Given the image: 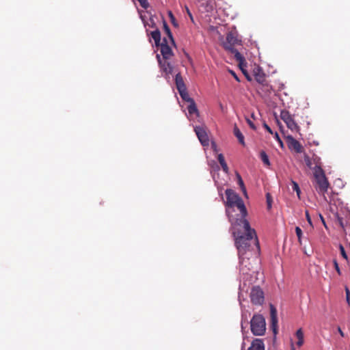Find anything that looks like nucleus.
Here are the masks:
<instances>
[{"mask_svg": "<svg viewBox=\"0 0 350 350\" xmlns=\"http://www.w3.org/2000/svg\"><path fill=\"white\" fill-rule=\"evenodd\" d=\"M250 329L254 336H263L266 331L265 319L262 314H254L250 320Z\"/></svg>", "mask_w": 350, "mask_h": 350, "instance_id": "obj_4", "label": "nucleus"}, {"mask_svg": "<svg viewBox=\"0 0 350 350\" xmlns=\"http://www.w3.org/2000/svg\"><path fill=\"white\" fill-rule=\"evenodd\" d=\"M333 263H334V268H335L336 271H337V273L339 275H340L341 272H340V267H339V265H338V263L337 260L336 259H334L333 260Z\"/></svg>", "mask_w": 350, "mask_h": 350, "instance_id": "obj_33", "label": "nucleus"}, {"mask_svg": "<svg viewBox=\"0 0 350 350\" xmlns=\"http://www.w3.org/2000/svg\"><path fill=\"white\" fill-rule=\"evenodd\" d=\"M337 329H338V333L340 334V335L342 337H344V336H345V334H344V332L342 331L341 328H340V327H338Z\"/></svg>", "mask_w": 350, "mask_h": 350, "instance_id": "obj_45", "label": "nucleus"}, {"mask_svg": "<svg viewBox=\"0 0 350 350\" xmlns=\"http://www.w3.org/2000/svg\"><path fill=\"white\" fill-rule=\"evenodd\" d=\"M232 74L234 75V77H235V79L239 81V79L238 77H237V75H235V73L233 72V71H231Z\"/></svg>", "mask_w": 350, "mask_h": 350, "instance_id": "obj_48", "label": "nucleus"}, {"mask_svg": "<svg viewBox=\"0 0 350 350\" xmlns=\"http://www.w3.org/2000/svg\"><path fill=\"white\" fill-rule=\"evenodd\" d=\"M295 336L298 339V340L297 342V345L298 347H301L304 342V332H303L301 328H299L297 330V332L295 333Z\"/></svg>", "mask_w": 350, "mask_h": 350, "instance_id": "obj_20", "label": "nucleus"}, {"mask_svg": "<svg viewBox=\"0 0 350 350\" xmlns=\"http://www.w3.org/2000/svg\"><path fill=\"white\" fill-rule=\"evenodd\" d=\"M221 166L222 170H224V172L227 174L228 172V167L227 165V163H225L224 164L221 165Z\"/></svg>", "mask_w": 350, "mask_h": 350, "instance_id": "obj_41", "label": "nucleus"}, {"mask_svg": "<svg viewBox=\"0 0 350 350\" xmlns=\"http://www.w3.org/2000/svg\"><path fill=\"white\" fill-rule=\"evenodd\" d=\"M319 216H320L321 220L323 222V225L326 227L325 221L323 217L321 214L319 215Z\"/></svg>", "mask_w": 350, "mask_h": 350, "instance_id": "obj_46", "label": "nucleus"}, {"mask_svg": "<svg viewBox=\"0 0 350 350\" xmlns=\"http://www.w3.org/2000/svg\"><path fill=\"white\" fill-rule=\"evenodd\" d=\"M291 350H295V347H294L293 343L291 345Z\"/></svg>", "mask_w": 350, "mask_h": 350, "instance_id": "obj_49", "label": "nucleus"}, {"mask_svg": "<svg viewBox=\"0 0 350 350\" xmlns=\"http://www.w3.org/2000/svg\"><path fill=\"white\" fill-rule=\"evenodd\" d=\"M295 232H296V235L297 237L299 243L300 244H301V238H302V234H303L301 229L299 226H296L295 227Z\"/></svg>", "mask_w": 350, "mask_h": 350, "instance_id": "obj_27", "label": "nucleus"}, {"mask_svg": "<svg viewBox=\"0 0 350 350\" xmlns=\"http://www.w3.org/2000/svg\"><path fill=\"white\" fill-rule=\"evenodd\" d=\"M254 77L256 81L260 84H263L265 81V74L260 68H258L257 71H255Z\"/></svg>", "mask_w": 350, "mask_h": 350, "instance_id": "obj_19", "label": "nucleus"}, {"mask_svg": "<svg viewBox=\"0 0 350 350\" xmlns=\"http://www.w3.org/2000/svg\"><path fill=\"white\" fill-rule=\"evenodd\" d=\"M168 16H169L170 21H171L172 23L173 24V25L175 27H177L178 23H176V18H175L173 13L172 12V11L168 12Z\"/></svg>", "mask_w": 350, "mask_h": 350, "instance_id": "obj_30", "label": "nucleus"}, {"mask_svg": "<svg viewBox=\"0 0 350 350\" xmlns=\"http://www.w3.org/2000/svg\"><path fill=\"white\" fill-rule=\"evenodd\" d=\"M156 58L158 61V63L161 68V70L163 72H165L166 75H169L170 74H172V70H173V67L170 64V63L168 62L167 60L161 59V55L159 54H157Z\"/></svg>", "mask_w": 350, "mask_h": 350, "instance_id": "obj_12", "label": "nucleus"}, {"mask_svg": "<svg viewBox=\"0 0 350 350\" xmlns=\"http://www.w3.org/2000/svg\"><path fill=\"white\" fill-rule=\"evenodd\" d=\"M270 317H271V328L275 335L278 333V312L276 308L272 304H269Z\"/></svg>", "mask_w": 350, "mask_h": 350, "instance_id": "obj_11", "label": "nucleus"}, {"mask_svg": "<svg viewBox=\"0 0 350 350\" xmlns=\"http://www.w3.org/2000/svg\"><path fill=\"white\" fill-rule=\"evenodd\" d=\"M274 138L281 144V146L283 145V143L277 132L274 133Z\"/></svg>", "mask_w": 350, "mask_h": 350, "instance_id": "obj_38", "label": "nucleus"}, {"mask_svg": "<svg viewBox=\"0 0 350 350\" xmlns=\"http://www.w3.org/2000/svg\"><path fill=\"white\" fill-rule=\"evenodd\" d=\"M248 350H265L263 340L261 338L254 339Z\"/></svg>", "mask_w": 350, "mask_h": 350, "instance_id": "obj_15", "label": "nucleus"}, {"mask_svg": "<svg viewBox=\"0 0 350 350\" xmlns=\"http://www.w3.org/2000/svg\"><path fill=\"white\" fill-rule=\"evenodd\" d=\"M260 158L265 165L269 166L271 165L269 157L264 150L260 152Z\"/></svg>", "mask_w": 350, "mask_h": 350, "instance_id": "obj_21", "label": "nucleus"}, {"mask_svg": "<svg viewBox=\"0 0 350 350\" xmlns=\"http://www.w3.org/2000/svg\"><path fill=\"white\" fill-rule=\"evenodd\" d=\"M313 174L317 184V189L318 192L324 194L327 191L329 183L323 168L317 167L315 169H313Z\"/></svg>", "mask_w": 350, "mask_h": 350, "instance_id": "obj_5", "label": "nucleus"}, {"mask_svg": "<svg viewBox=\"0 0 350 350\" xmlns=\"http://www.w3.org/2000/svg\"><path fill=\"white\" fill-rule=\"evenodd\" d=\"M175 83L176 85V88L179 92V94L182 99L188 103H191L193 101V99L189 97L187 92V88L185 85V83L183 81V77L180 75V73H177L175 75Z\"/></svg>", "mask_w": 350, "mask_h": 350, "instance_id": "obj_7", "label": "nucleus"}, {"mask_svg": "<svg viewBox=\"0 0 350 350\" xmlns=\"http://www.w3.org/2000/svg\"><path fill=\"white\" fill-rule=\"evenodd\" d=\"M239 303H240V305H241V307L243 308L242 306V304H241V298H240V295H239ZM241 329L242 330L244 329V323H245L246 325L248 323L247 321V317L246 315L244 314V312H243V308H241Z\"/></svg>", "mask_w": 350, "mask_h": 350, "instance_id": "obj_22", "label": "nucleus"}, {"mask_svg": "<svg viewBox=\"0 0 350 350\" xmlns=\"http://www.w3.org/2000/svg\"><path fill=\"white\" fill-rule=\"evenodd\" d=\"M314 163H315V166L312 168L315 169L317 167H321V158L318 156H314L313 158Z\"/></svg>", "mask_w": 350, "mask_h": 350, "instance_id": "obj_29", "label": "nucleus"}, {"mask_svg": "<svg viewBox=\"0 0 350 350\" xmlns=\"http://www.w3.org/2000/svg\"><path fill=\"white\" fill-rule=\"evenodd\" d=\"M213 163V168L217 171H219V165L217 164V163L214 161H212Z\"/></svg>", "mask_w": 350, "mask_h": 350, "instance_id": "obj_42", "label": "nucleus"}, {"mask_svg": "<svg viewBox=\"0 0 350 350\" xmlns=\"http://www.w3.org/2000/svg\"><path fill=\"white\" fill-rule=\"evenodd\" d=\"M151 37L154 40L155 45L159 46L161 43V33L160 31L157 29L151 32Z\"/></svg>", "mask_w": 350, "mask_h": 350, "instance_id": "obj_18", "label": "nucleus"}, {"mask_svg": "<svg viewBox=\"0 0 350 350\" xmlns=\"http://www.w3.org/2000/svg\"><path fill=\"white\" fill-rule=\"evenodd\" d=\"M237 181H238L239 185L241 188V189L243 191V193H246V189L245 187L243 180L241 175L239 173H237Z\"/></svg>", "mask_w": 350, "mask_h": 350, "instance_id": "obj_25", "label": "nucleus"}, {"mask_svg": "<svg viewBox=\"0 0 350 350\" xmlns=\"http://www.w3.org/2000/svg\"><path fill=\"white\" fill-rule=\"evenodd\" d=\"M263 127L266 129L267 132H269L271 134H273L272 129L269 126V125L266 123H263Z\"/></svg>", "mask_w": 350, "mask_h": 350, "instance_id": "obj_36", "label": "nucleus"}, {"mask_svg": "<svg viewBox=\"0 0 350 350\" xmlns=\"http://www.w3.org/2000/svg\"><path fill=\"white\" fill-rule=\"evenodd\" d=\"M280 118L285 122L288 129H289L292 131L297 132L299 131V126L295 122V120L288 111H281Z\"/></svg>", "mask_w": 350, "mask_h": 350, "instance_id": "obj_8", "label": "nucleus"}, {"mask_svg": "<svg viewBox=\"0 0 350 350\" xmlns=\"http://www.w3.org/2000/svg\"><path fill=\"white\" fill-rule=\"evenodd\" d=\"M241 44V40L237 38L234 33L230 31L227 34L226 42H224L223 46L226 51H228L234 55L235 59L239 63V66L243 73L246 76L248 80H251L250 78L247 75L246 72L243 68V66H246L245 57L239 52L237 49L234 48L236 45H239Z\"/></svg>", "mask_w": 350, "mask_h": 350, "instance_id": "obj_3", "label": "nucleus"}, {"mask_svg": "<svg viewBox=\"0 0 350 350\" xmlns=\"http://www.w3.org/2000/svg\"><path fill=\"white\" fill-rule=\"evenodd\" d=\"M138 12H139V17H140L142 21L143 22L144 25H146V21L145 16H144L142 14V11L138 10Z\"/></svg>", "mask_w": 350, "mask_h": 350, "instance_id": "obj_37", "label": "nucleus"}, {"mask_svg": "<svg viewBox=\"0 0 350 350\" xmlns=\"http://www.w3.org/2000/svg\"><path fill=\"white\" fill-rule=\"evenodd\" d=\"M186 10H187V12L189 18H191V20L192 21H193V18L192 14L191 13L190 10H189V8L187 7L186 8Z\"/></svg>", "mask_w": 350, "mask_h": 350, "instance_id": "obj_43", "label": "nucleus"}, {"mask_svg": "<svg viewBox=\"0 0 350 350\" xmlns=\"http://www.w3.org/2000/svg\"><path fill=\"white\" fill-rule=\"evenodd\" d=\"M252 255L253 252L252 254H247L246 253L245 255H239V272L241 275H243V280H247L250 272L253 270V265L250 260Z\"/></svg>", "mask_w": 350, "mask_h": 350, "instance_id": "obj_6", "label": "nucleus"}, {"mask_svg": "<svg viewBox=\"0 0 350 350\" xmlns=\"http://www.w3.org/2000/svg\"><path fill=\"white\" fill-rule=\"evenodd\" d=\"M306 219H307V221L312 226V219L310 217V215H309V213L308 211H306Z\"/></svg>", "mask_w": 350, "mask_h": 350, "instance_id": "obj_40", "label": "nucleus"}, {"mask_svg": "<svg viewBox=\"0 0 350 350\" xmlns=\"http://www.w3.org/2000/svg\"><path fill=\"white\" fill-rule=\"evenodd\" d=\"M291 183H292V189H293V190L296 192L298 198H299L300 197V193H301V190H300V188L299 187L298 183L297 182L294 181V180H292Z\"/></svg>", "mask_w": 350, "mask_h": 350, "instance_id": "obj_24", "label": "nucleus"}, {"mask_svg": "<svg viewBox=\"0 0 350 350\" xmlns=\"http://www.w3.org/2000/svg\"><path fill=\"white\" fill-rule=\"evenodd\" d=\"M218 161H219V162L220 165H223V164H224L225 163H226V162L225 161L224 157V155H223L222 154H219L218 155Z\"/></svg>", "mask_w": 350, "mask_h": 350, "instance_id": "obj_35", "label": "nucleus"}, {"mask_svg": "<svg viewBox=\"0 0 350 350\" xmlns=\"http://www.w3.org/2000/svg\"><path fill=\"white\" fill-rule=\"evenodd\" d=\"M211 146L213 148L216 149V144L215 142H212Z\"/></svg>", "mask_w": 350, "mask_h": 350, "instance_id": "obj_47", "label": "nucleus"}, {"mask_svg": "<svg viewBox=\"0 0 350 350\" xmlns=\"http://www.w3.org/2000/svg\"><path fill=\"white\" fill-rule=\"evenodd\" d=\"M251 301L254 305L260 306L264 303V293L260 286H254L250 293Z\"/></svg>", "mask_w": 350, "mask_h": 350, "instance_id": "obj_9", "label": "nucleus"}, {"mask_svg": "<svg viewBox=\"0 0 350 350\" xmlns=\"http://www.w3.org/2000/svg\"><path fill=\"white\" fill-rule=\"evenodd\" d=\"M139 3H140V5L144 8L147 9L149 7V3L148 2V0H137Z\"/></svg>", "mask_w": 350, "mask_h": 350, "instance_id": "obj_32", "label": "nucleus"}, {"mask_svg": "<svg viewBox=\"0 0 350 350\" xmlns=\"http://www.w3.org/2000/svg\"><path fill=\"white\" fill-rule=\"evenodd\" d=\"M226 213L230 223L237 219L245 218L247 214L246 207L242 198L232 189L226 190Z\"/></svg>", "mask_w": 350, "mask_h": 350, "instance_id": "obj_2", "label": "nucleus"}, {"mask_svg": "<svg viewBox=\"0 0 350 350\" xmlns=\"http://www.w3.org/2000/svg\"><path fill=\"white\" fill-rule=\"evenodd\" d=\"M163 27H164V31L166 33V34L167 35L168 38L174 42V41L172 33L171 30L165 21H163Z\"/></svg>", "mask_w": 350, "mask_h": 350, "instance_id": "obj_23", "label": "nucleus"}, {"mask_svg": "<svg viewBox=\"0 0 350 350\" xmlns=\"http://www.w3.org/2000/svg\"><path fill=\"white\" fill-rule=\"evenodd\" d=\"M346 299L349 304H350V292L347 288H346Z\"/></svg>", "mask_w": 350, "mask_h": 350, "instance_id": "obj_39", "label": "nucleus"}, {"mask_svg": "<svg viewBox=\"0 0 350 350\" xmlns=\"http://www.w3.org/2000/svg\"><path fill=\"white\" fill-rule=\"evenodd\" d=\"M159 46L161 48V53L163 57L162 59L167 60L172 55L173 53L172 49L167 44L166 38H163V42H161Z\"/></svg>", "mask_w": 350, "mask_h": 350, "instance_id": "obj_13", "label": "nucleus"}, {"mask_svg": "<svg viewBox=\"0 0 350 350\" xmlns=\"http://www.w3.org/2000/svg\"><path fill=\"white\" fill-rule=\"evenodd\" d=\"M304 161H305V163H306V165L309 168H310V169H312V168H313V167H312V161H311V160H310V157H309L308 156L306 155V156L304 157Z\"/></svg>", "mask_w": 350, "mask_h": 350, "instance_id": "obj_31", "label": "nucleus"}, {"mask_svg": "<svg viewBox=\"0 0 350 350\" xmlns=\"http://www.w3.org/2000/svg\"><path fill=\"white\" fill-rule=\"evenodd\" d=\"M338 222L340 224V226L342 227V228H344V224H343V219L342 217H340L338 216Z\"/></svg>", "mask_w": 350, "mask_h": 350, "instance_id": "obj_44", "label": "nucleus"}, {"mask_svg": "<svg viewBox=\"0 0 350 350\" xmlns=\"http://www.w3.org/2000/svg\"><path fill=\"white\" fill-rule=\"evenodd\" d=\"M287 141L290 149H294L297 153H301L302 152L303 147L293 137L288 135L287 137Z\"/></svg>", "mask_w": 350, "mask_h": 350, "instance_id": "obj_14", "label": "nucleus"}, {"mask_svg": "<svg viewBox=\"0 0 350 350\" xmlns=\"http://www.w3.org/2000/svg\"><path fill=\"white\" fill-rule=\"evenodd\" d=\"M246 121H247V123L248 124V125L250 126V127L252 129H253V130H256V127L255 124L253 123V122L251 120H250L249 118H247Z\"/></svg>", "mask_w": 350, "mask_h": 350, "instance_id": "obj_34", "label": "nucleus"}, {"mask_svg": "<svg viewBox=\"0 0 350 350\" xmlns=\"http://www.w3.org/2000/svg\"><path fill=\"white\" fill-rule=\"evenodd\" d=\"M188 114H187L188 118H192L193 116L198 117L199 116V111L195 103V101L189 103L187 106Z\"/></svg>", "mask_w": 350, "mask_h": 350, "instance_id": "obj_16", "label": "nucleus"}, {"mask_svg": "<svg viewBox=\"0 0 350 350\" xmlns=\"http://www.w3.org/2000/svg\"><path fill=\"white\" fill-rule=\"evenodd\" d=\"M231 231L234 238L239 255L252 254L254 247L260 250L256 231L252 228L246 218L237 219L231 223Z\"/></svg>", "mask_w": 350, "mask_h": 350, "instance_id": "obj_1", "label": "nucleus"}, {"mask_svg": "<svg viewBox=\"0 0 350 350\" xmlns=\"http://www.w3.org/2000/svg\"><path fill=\"white\" fill-rule=\"evenodd\" d=\"M196 134L203 146H207L209 144V139L206 131L200 126H196L194 127Z\"/></svg>", "mask_w": 350, "mask_h": 350, "instance_id": "obj_10", "label": "nucleus"}, {"mask_svg": "<svg viewBox=\"0 0 350 350\" xmlns=\"http://www.w3.org/2000/svg\"><path fill=\"white\" fill-rule=\"evenodd\" d=\"M266 202H267V209L269 211L272 208V197L269 193H266Z\"/></svg>", "mask_w": 350, "mask_h": 350, "instance_id": "obj_26", "label": "nucleus"}, {"mask_svg": "<svg viewBox=\"0 0 350 350\" xmlns=\"http://www.w3.org/2000/svg\"><path fill=\"white\" fill-rule=\"evenodd\" d=\"M233 132H234V135L238 139L239 142L241 145L245 146V143L244 136L236 124L234 125Z\"/></svg>", "mask_w": 350, "mask_h": 350, "instance_id": "obj_17", "label": "nucleus"}, {"mask_svg": "<svg viewBox=\"0 0 350 350\" xmlns=\"http://www.w3.org/2000/svg\"><path fill=\"white\" fill-rule=\"evenodd\" d=\"M339 250H340V254L341 256H342V258L344 259H345L346 260H348V256L345 252V247H343V245L342 244H340L339 245Z\"/></svg>", "mask_w": 350, "mask_h": 350, "instance_id": "obj_28", "label": "nucleus"}]
</instances>
